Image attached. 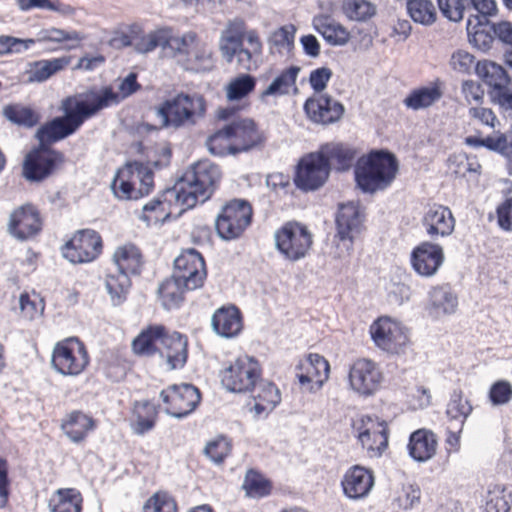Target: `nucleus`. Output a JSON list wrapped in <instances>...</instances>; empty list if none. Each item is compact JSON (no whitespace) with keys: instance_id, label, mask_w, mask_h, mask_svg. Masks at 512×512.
<instances>
[{"instance_id":"1","label":"nucleus","mask_w":512,"mask_h":512,"mask_svg":"<svg viewBox=\"0 0 512 512\" xmlns=\"http://www.w3.org/2000/svg\"><path fill=\"white\" fill-rule=\"evenodd\" d=\"M120 101L119 94L112 88L105 87L101 92L88 91L62 100L61 110L64 115L55 117L42 125L36 133L39 145L49 147L51 144L74 134L89 118L102 109Z\"/></svg>"},{"instance_id":"2","label":"nucleus","mask_w":512,"mask_h":512,"mask_svg":"<svg viewBox=\"0 0 512 512\" xmlns=\"http://www.w3.org/2000/svg\"><path fill=\"white\" fill-rule=\"evenodd\" d=\"M221 179L219 167L209 160H201L188 168L178 182L164 192L165 200H175L185 211L204 203L214 193Z\"/></svg>"},{"instance_id":"3","label":"nucleus","mask_w":512,"mask_h":512,"mask_svg":"<svg viewBox=\"0 0 512 512\" xmlns=\"http://www.w3.org/2000/svg\"><path fill=\"white\" fill-rule=\"evenodd\" d=\"M171 151L163 150L162 159L143 164L139 161L128 162L114 176L110 188L119 200H137L148 195L153 186V171L169 165Z\"/></svg>"},{"instance_id":"4","label":"nucleus","mask_w":512,"mask_h":512,"mask_svg":"<svg viewBox=\"0 0 512 512\" xmlns=\"http://www.w3.org/2000/svg\"><path fill=\"white\" fill-rule=\"evenodd\" d=\"M398 172V161L388 151H373L355 168L357 186L365 193H375L389 187Z\"/></svg>"},{"instance_id":"5","label":"nucleus","mask_w":512,"mask_h":512,"mask_svg":"<svg viewBox=\"0 0 512 512\" xmlns=\"http://www.w3.org/2000/svg\"><path fill=\"white\" fill-rule=\"evenodd\" d=\"M205 112L206 101L198 93H177L156 108V115L160 118L162 128L179 129L195 125L198 119L204 117Z\"/></svg>"},{"instance_id":"6","label":"nucleus","mask_w":512,"mask_h":512,"mask_svg":"<svg viewBox=\"0 0 512 512\" xmlns=\"http://www.w3.org/2000/svg\"><path fill=\"white\" fill-rule=\"evenodd\" d=\"M113 262L117 274H108L105 285L112 301L118 305L125 299L130 287L129 274L140 273L142 256L136 246L126 244L116 249Z\"/></svg>"},{"instance_id":"7","label":"nucleus","mask_w":512,"mask_h":512,"mask_svg":"<svg viewBox=\"0 0 512 512\" xmlns=\"http://www.w3.org/2000/svg\"><path fill=\"white\" fill-rule=\"evenodd\" d=\"M276 250L288 261L304 259L313 244V235L308 227L297 221L284 223L274 233Z\"/></svg>"},{"instance_id":"8","label":"nucleus","mask_w":512,"mask_h":512,"mask_svg":"<svg viewBox=\"0 0 512 512\" xmlns=\"http://www.w3.org/2000/svg\"><path fill=\"white\" fill-rule=\"evenodd\" d=\"M252 207L246 200L234 199L226 203L215 219L218 236L226 241L239 238L252 220Z\"/></svg>"},{"instance_id":"9","label":"nucleus","mask_w":512,"mask_h":512,"mask_svg":"<svg viewBox=\"0 0 512 512\" xmlns=\"http://www.w3.org/2000/svg\"><path fill=\"white\" fill-rule=\"evenodd\" d=\"M260 377L259 362L254 357L244 354L223 371L221 383L230 392L244 393L254 388Z\"/></svg>"},{"instance_id":"10","label":"nucleus","mask_w":512,"mask_h":512,"mask_svg":"<svg viewBox=\"0 0 512 512\" xmlns=\"http://www.w3.org/2000/svg\"><path fill=\"white\" fill-rule=\"evenodd\" d=\"M63 163V153L39 145L26 155L23 175L30 182H41L56 173Z\"/></svg>"},{"instance_id":"11","label":"nucleus","mask_w":512,"mask_h":512,"mask_svg":"<svg viewBox=\"0 0 512 512\" xmlns=\"http://www.w3.org/2000/svg\"><path fill=\"white\" fill-rule=\"evenodd\" d=\"M160 398L166 405L165 412L182 419L191 414L201 400L200 391L192 384H173L160 392Z\"/></svg>"},{"instance_id":"12","label":"nucleus","mask_w":512,"mask_h":512,"mask_svg":"<svg viewBox=\"0 0 512 512\" xmlns=\"http://www.w3.org/2000/svg\"><path fill=\"white\" fill-rule=\"evenodd\" d=\"M62 255L73 264L88 263L95 260L102 251V239L92 229L77 231L62 249Z\"/></svg>"},{"instance_id":"13","label":"nucleus","mask_w":512,"mask_h":512,"mask_svg":"<svg viewBox=\"0 0 512 512\" xmlns=\"http://www.w3.org/2000/svg\"><path fill=\"white\" fill-rule=\"evenodd\" d=\"M383 374L373 361L362 358L355 361L349 369V387L360 396L374 395L381 387Z\"/></svg>"},{"instance_id":"14","label":"nucleus","mask_w":512,"mask_h":512,"mask_svg":"<svg viewBox=\"0 0 512 512\" xmlns=\"http://www.w3.org/2000/svg\"><path fill=\"white\" fill-rule=\"evenodd\" d=\"M329 165L318 152L304 156L297 165L295 185L304 191H313L322 187L329 177Z\"/></svg>"},{"instance_id":"15","label":"nucleus","mask_w":512,"mask_h":512,"mask_svg":"<svg viewBox=\"0 0 512 512\" xmlns=\"http://www.w3.org/2000/svg\"><path fill=\"white\" fill-rule=\"evenodd\" d=\"M369 332L374 343L382 350L402 349L409 342L407 329L388 316L376 319Z\"/></svg>"},{"instance_id":"16","label":"nucleus","mask_w":512,"mask_h":512,"mask_svg":"<svg viewBox=\"0 0 512 512\" xmlns=\"http://www.w3.org/2000/svg\"><path fill=\"white\" fill-rule=\"evenodd\" d=\"M358 439L370 457H379L388 446V430L377 417L362 416L357 426Z\"/></svg>"},{"instance_id":"17","label":"nucleus","mask_w":512,"mask_h":512,"mask_svg":"<svg viewBox=\"0 0 512 512\" xmlns=\"http://www.w3.org/2000/svg\"><path fill=\"white\" fill-rule=\"evenodd\" d=\"M456 220L449 207L441 204L429 205L421 218V225L426 235L437 240L450 236L455 229Z\"/></svg>"},{"instance_id":"18","label":"nucleus","mask_w":512,"mask_h":512,"mask_svg":"<svg viewBox=\"0 0 512 512\" xmlns=\"http://www.w3.org/2000/svg\"><path fill=\"white\" fill-rule=\"evenodd\" d=\"M445 260L443 247L429 241L417 245L411 252L413 270L422 277L434 276Z\"/></svg>"},{"instance_id":"19","label":"nucleus","mask_w":512,"mask_h":512,"mask_svg":"<svg viewBox=\"0 0 512 512\" xmlns=\"http://www.w3.org/2000/svg\"><path fill=\"white\" fill-rule=\"evenodd\" d=\"M42 229V220L37 208L25 204L15 209L9 218L8 231L18 240L36 236Z\"/></svg>"},{"instance_id":"20","label":"nucleus","mask_w":512,"mask_h":512,"mask_svg":"<svg viewBox=\"0 0 512 512\" xmlns=\"http://www.w3.org/2000/svg\"><path fill=\"white\" fill-rule=\"evenodd\" d=\"M225 126L232 138L236 154L261 147L266 141L264 133L257 129L252 119L234 120Z\"/></svg>"},{"instance_id":"21","label":"nucleus","mask_w":512,"mask_h":512,"mask_svg":"<svg viewBox=\"0 0 512 512\" xmlns=\"http://www.w3.org/2000/svg\"><path fill=\"white\" fill-rule=\"evenodd\" d=\"M304 111L314 123L328 125L339 121L345 109L331 96L320 94L306 100Z\"/></svg>"},{"instance_id":"22","label":"nucleus","mask_w":512,"mask_h":512,"mask_svg":"<svg viewBox=\"0 0 512 512\" xmlns=\"http://www.w3.org/2000/svg\"><path fill=\"white\" fill-rule=\"evenodd\" d=\"M341 485L344 494L350 499L366 497L374 486L372 472L362 466H353L345 473Z\"/></svg>"},{"instance_id":"23","label":"nucleus","mask_w":512,"mask_h":512,"mask_svg":"<svg viewBox=\"0 0 512 512\" xmlns=\"http://www.w3.org/2000/svg\"><path fill=\"white\" fill-rule=\"evenodd\" d=\"M363 218L359 207L354 203L340 205L336 215L337 236L342 241H349L348 249L352 241L361 231Z\"/></svg>"},{"instance_id":"24","label":"nucleus","mask_w":512,"mask_h":512,"mask_svg":"<svg viewBox=\"0 0 512 512\" xmlns=\"http://www.w3.org/2000/svg\"><path fill=\"white\" fill-rule=\"evenodd\" d=\"M211 326L216 334L224 338L237 336L242 330V317L235 306L221 307L214 312Z\"/></svg>"},{"instance_id":"25","label":"nucleus","mask_w":512,"mask_h":512,"mask_svg":"<svg viewBox=\"0 0 512 512\" xmlns=\"http://www.w3.org/2000/svg\"><path fill=\"white\" fill-rule=\"evenodd\" d=\"M428 296L427 308L433 317L440 318L455 313L458 306V298L449 285L433 287L429 291Z\"/></svg>"},{"instance_id":"26","label":"nucleus","mask_w":512,"mask_h":512,"mask_svg":"<svg viewBox=\"0 0 512 512\" xmlns=\"http://www.w3.org/2000/svg\"><path fill=\"white\" fill-rule=\"evenodd\" d=\"M324 162L337 171L349 170L355 159V150L342 143H326L317 151Z\"/></svg>"},{"instance_id":"27","label":"nucleus","mask_w":512,"mask_h":512,"mask_svg":"<svg viewBox=\"0 0 512 512\" xmlns=\"http://www.w3.org/2000/svg\"><path fill=\"white\" fill-rule=\"evenodd\" d=\"M438 440L436 435L427 429L414 431L409 438V455L418 462L430 460L437 451Z\"/></svg>"},{"instance_id":"28","label":"nucleus","mask_w":512,"mask_h":512,"mask_svg":"<svg viewBox=\"0 0 512 512\" xmlns=\"http://www.w3.org/2000/svg\"><path fill=\"white\" fill-rule=\"evenodd\" d=\"M475 70L476 74L489 86L488 94L490 98L497 93H501L510 83V77L506 70L492 61L478 62Z\"/></svg>"},{"instance_id":"29","label":"nucleus","mask_w":512,"mask_h":512,"mask_svg":"<svg viewBox=\"0 0 512 512\" xmlns=\"http://www.w3.org/2000/svg\"><path fill=\"white\" fill-rule=\"evenodd\" d=\"M95 426V421L90 416L82 411H72L63 419L61 429L73 443L78 444L85 440Z\"/></svg>"},{"instance_id":"30","label":"nucleus","mask_w":512,"mask_h":512,"mask_svg":"<svg viewBox=\"0 0 512 512\" xmlns=\"http://www.w3.org/2000/svg\"><path fill=\"white\" fill-rule=\"evenodd\" d=\"M313 26L331 45L342 46L349 41V32L328 15L315 16L313 18Z\"/></svg>"},{"instance_id":"31","label":"nucleus","mask_w":512,"mask_h":512,"mask_svg":"<svg viewBox=\"0 0 512 512\" xmlns=\"http://www.w3.org/2000/svg\"><path fill=\"white\" fill-rule=\"evenodd\" d=\"M82 495L74 488L58 489L49 500L50 512H81Z\"/></svg>"},{"instance_id":"32","label":"nucleus","mask_w":512,"mask_h":512,"mask_svg":"<svg viewBox=\"0 0 512 512\" xmlns=\"http://www.w3.org/2000/svg\"><path fill=\"white\" fill-rule=\"evenodd\" d=\"M165 332L163 325H149L143 329L137 337L132 340V352H160L162 333Z\"/></svg>"},{"instance_id":"33","label":"nucleus","mask_w":512,"mask_h":512,"mask_svg":"<svg viewBox=\"0 0 512 512\" xmlns=\"http://www.w3.org/2000/svg\"><path fill=\"white\" fill-rule=\"evenodd\" d=\"M51 364L63 375H78L88 364V354H51Z\"/></svg>"},{"instance_id":"34","label":"nucleus","mask_w":512,"mask_h":512,"mask_svg":"<svg viewBox=\"0 0 512 512\" xmlns=\"http://www.w3.org/2000/svg\"><path fill=\"white\" fill-rule=\"evenodd\" d=\"M441 97L442 91L438 86H427L411 91L403 103L407 108L417 111L432 106Z\"/></svg>"},{"instance_id":"35","label":"nucleus","mask_w":512,"mask_h":512,"mask_svg":"<svg viewBox=\"0 0 512 512\" xmlns=\"http://www.w3.org/2000/svg\"><path fill=\"white\" fill-rule=\"evenodd\" d=\"M69 60L65 57L52 60H40L32 63L27 71L29 82H43L56 72L68 65Z\"/></svg>"},{"instance_id":"36","label":"nucleus","mask_w":512,"mask_h":512,"mask_svg":"<svg viewBox=\"0 0 512 512\" xmlns=\"http://www.w3.org/2000/svg\"><path fill=\"white\" fill-rule=\"evenodd\" d=\"M300 67L290 66L283 70L261 93L260 98L264 99L268 96L287 95L290 88L295 86Z\"/></svg>"},{"instance_id":"37","label":"nucleus","mask_w":512,"mask_h":512,"mask_svg":"<svg viewBox=\"0 0 512 512\" xmlns=\"http://www.w3.org/2000/svg\"><path fill=\"white\" fill-rule=\"evenodd\" d=\"M187 291L183 284L173 277L165 279L158 287V294L165 309L176 308L183 301V293Z\"/></svg>"},{"instance_id":"38","label":"nucleus","mask_w":512,"mask_h":512,"mask_svg":"<svg viewBox=\"0 0 512 512\" xmlns=\"http://www.w3.org/2000/svg\"><path fill=\"white\" fill-rule=\"evenodd\" d=\"M214 67L212 51L207 44L198 42L186 58V68L196 72H207Z\"/></svg>"},{"instance_id":"39","label":"nucleus","mask_w":512,"mask_h":512,"mask_svg":"<svg viewBox=\"0 0 512 512\" xmlns=\"http://www.w3.org/2000/svg\"><path fill=\"white\" fill-rule=\"evenodd\" d=\"M471 412L472 406L467 399L463 398L461 392H453L446 408L450 424L463 426Z\"/></svg>"},{"instance_id":"40","label":"nucleus","mask_w":512,"mask_h":512,"mask_svg":"<svg viewBox=\"0 0 512 512\" xmlns=\"http://www.w3.org/2000/svg\"><path fill=\"white\" fill-rule=\"evenodd\" d=\"M407 12L416 23L431 25L436 20V11L430 0H409Z\"/></svg>"},{"instance_id":"41","label":"nucleus","mask_w":512,"mask_h":512,"mask_svg":"<svg viewBox=\"0 0 512 512\" xmlns=\"http://www.w3.org/2000/svg\"><path fill=\"white\" fill-rule=\"evenodd\" d=\"M206 267L204 259H196L194 267L189 270L183 271L179 274H173L175 279L180 281L184 288L188 291H192L202 287L206 278Z\"/></svg>"},{"instance_id":"42","label":"nucleus","mask_w":512,"mask_h":512,"mask_svg":"<svg viewBox=\"0 0 512 512\" xmlns=\"http://www.w3.org/2000/svg\"><path fill=\"white\" fill-rule=\"evenodd\" d=\"M168 28H161L142 36L134 44L138 53L146 54L160 47L167 50Z\"/></svg>"},{"instance_id":"43","label":"nucleus","mask_w":512,"mask_h":512,"mask_svg":"<svg viewBox=\"0 0 512 512\" xmlns=\"http://www.w3.org/2000/svg\"><path fill=\"white\" fill-rule=\"evenodd\" d=\"M231 140L232 138H230L226 126H224L208 137L206 147L215 156L235 155L236 151H234V144Z\"/></svg>"},{"instance_id":"44","label":"nucleus","mask_w":512,"mask_h":512,"mask_svg":"<svg viewBox=\"0 0 512 512\" xmlns=\"http://www.w3.org/2000/svg\"><path fill=\"white\" fill-rule=\"evenodd\" d=\"M242 488L247 496L261 498L270 493L271 485L261 474L251 469L245 475Z\"/></svg>"},{"instance_id":"45","label":"nucleus","mask_w":512,"mask_h":512,"mask_svg":"<svg viewBox=\"0 0 512 512\" xmlns=\"http://www.w3.org/2000/svg\"><path fill=\"white\" fill-rule=\"evenodd\" d=\"M167 41V50L171 51L172 56L184 55L186 58L199 42L194 32H187L181 37H174L172 30L169 28Z\"/></svg>"},{"instance_id":"46","label":"nucleus","mask_w":512,"mask_h":512,"mask_svg":"<svg viewBox=\"0 0 512 512\" xmlns=\"http://www.w3.org/2000/svg\"><path fill=\"white\" fill-rule=\"evenodd\" d=\"M3 115L7 120L14 124L27 127L34 126L38 121V117L32 109L20 104L5 106L3 109Z\"/></svg>"},{"instance_id":"47","label":"nucleus","mask_w":512,"mask_h":512,"mask_svg":"<svg viewBox=\"0 0 512 512\" xmlns=\"http://www.w3.org/2000/svg\"><path fill=\"white\" fill-rule=\"evenodd\" d=\"M345 15L355 21H365L375 14V7L367 0H344Z\"/></svg>"},{"instance_id":"48","label":"nucleus","mask_w":512,"mask_h":512,"mask_svg":"<svg viewBox=\"0 0 512 512\" xmlns=\"http://www.w3.org/2000/svg\"><path fill=\"white\" fill-rule=\"evenodd\" d=\"M255 78L249 74H243L232 80L227 88V98L229 100H240L246 97L255 88Z\"/></svg>"},{"instance_id":"49","label":"nucleus","mask_w":512,"mask_h":512,"mask_svg":"<svg viewBox=\"0 0 512 512\" xmlns=\"http://www.w3.org/2000/svg\"><path fill=\"white\" fill-rule=\"evenodd\" d=\"M143 512H177V504L167 492L159 491L145 502Z\"/></svg>"},{"instance_id":"50","label":"nucleus","mask_w":512,"mask_h":512,"mask_svg":"<svg viewBox=\"0 0 512 512\" xmlns=\"http://www.w3.org/2000/svg\"><path fill=\"white\" fill-rule=\"evenodd\" d=\"M102 368L107 378L111 381H119L124 378L129 364L123 360L120 354H107V357L102 360Z\"/></svg>"},{"instance_id":"51","label":"nucleus","mask_w":512,"mask_h":512,"mask_svg":"<svg viewBox=\"0 0 512 512\" xmlns=\"http://www.w3.org/2000/svg\"><path fill=\"white\" fill-rule=\"evenodd\" d=\"M469 40L479 49H487L492 43V37L482 28L479 16L469 17L467 20Z\"/></svg>"},{"instance_id":"52","label":"nucleus","mask_w":512,"mask_h":512,"mask_svg":"<svg viewBox=\"0 0 512 512\" xmlns=\"http://www.w3.org/2000/svg\"><path fill=\"white\" fill-rule=\"evenodd\" d=\"M511 502V492L506 488L496 486L489 491L486 502L487 512H509Z\"/></svg>"},{"instance_id":"53","label":"nucleus","mask_w":512,"mask_h":512,"mask_svg":"<svg viewBox=\"0 0 512 512\" xmlns=\"http://www.w3.org/2000/svg\"><path fill=\"white\" fill-rule=\"evenodd\" d=\"M230 452L231 443L224 436H220L208 442L204 448L205 455L216 464L222 463Z\"/></svg>"},{"instance_id":"54","label":"nucleus","mask_w":512,"mask_h":512,"mask_svg":"<svg viewBox=\"0 0 512 512\" xmlns=\"http://www.w3.org/2000/svg\"><path fill=\"white\" fill-rule=\"evenodd\" d=\"M296 29L294 25H285L271 33L268 43L281 49L290 50L294 43Z\"/></svg>"},{"instance_id":"55","label":"nucleus","mask_w":512,"mask_h":512,"mask_svg":"<svg viewBox=\"0 0 512 512\" xmlns=\"http://www.w3.org/2000/svg\"><path fill=\"white\" fill-rule=\"evenodd\" d=\"M439 9L444 17L453 22H459L464 17L467 7L466 0H437Z\"/></svg>"},{"instance_id":"56","label":"nucleus","mask_w":512,"mask_h":512,"mask_svg":"<svg viewBox=\"0 0 512 512\" xmlns=\"http://www.w3.org/2000/svg\"><path fill=\"white\" fill-rule=\"evenodd\" d=\"M188 339L186 335L179 332L173 331L168 332L165 328V332L162 333L160 348L166 349L172 352H187Z\"/></svg>"},{"instance_id":"57","label":"nucleus","mask_w":512,"mask_h":512,"mask_svg":"<svg viewBox=\"0 0 512 512\" xmlns=\"http://www.w3.org/2000/svg\"><path fill=\"white\" fill-rule=\"evenodd\" d=\"M267 404V408H275L281 401V394L275 384L261 381L257 387V393L253 396Z\"/></svg>"},{"instance_id":"58","label":"nucleus","mask_w":512,"mask_h":512,"mask_svg":"<svg viewBox=\"0 0 512 512\" xmlns=\"http://www.w3.org/2000/svg\"><path fill=\"white\" fill-rule=\"evenodd\" d=\"M35 43L33 39H19L12 36H0V55L21 53Z\"/></svg>"},{"instance_id":"59","label":"nucleus","mask_w":512,"mask_h":512,"mask_svg":"<svg viewBox=\"0 0 512 512\" xmlns=\"http://www.w3.org/2000/svg\"><path fill=\"white\" fill-rule=\"evenodd\" d=\"M84 39V36L75 30L66 31L57 28H51L44 30L40 33L39 40L52 41V42H63V41H75L79 43Z\"/></svg>"},{"instance_id":"60","label":"nucleus","mask_w":512,"mask_h":512,"mask_svg":"<svg viewBox=\"0 0 512 512\" xmlns=\"http://www.w3.org/2000/svg\"><path fill=\"white\" fill-rule=\"evenodd\" d=\"M241 42H243L242 34H229L222 36L220 41V51L228 63H231L235 56L237 57Z\"/></svg>"},{"instance_id":"61","label":"nucleus","mask_w":512,"mask_h":512,"mask_svg":"<svg viewBox=\"0 0 512 512\" xmlns=\"http://www.w3.org/2000/svg\"><path fill=\"white\" fill-rule=\"evenodd\" d=\"M449 65L455 72L467 74L474 65V56L465 50H457L451 55Z\"/></svg>"},{"instance_id":"62","label":"nucleus","mask_w":512,"mask_h":512,"mask_svg":"<svg viewBox=\"0 0 512 512\" xmlns=\"http://www.w3.org/2000/svg\"><path fill=\"white\" fill-rule=\"evenodd\" d=\"M149 407L148 402L138 404L135 407L136 420L131 424V428L136 435L142 436L155 426L154 414L151 417H144L138 410L139 408L146 409Z\"/></svg>"},{"instance_id":"63","label":"nucleus","mask_w":512,"mask_h":512,"mask_svg":"<svg viewBox=\"0 0 512 512\" xmlns=\"http://www.w3.org/2000/svg\"><path fill=\"white\" fill-rule=\"evenodd\" d=\"M512 397V386L507 381L494 383L489 391V398L494 405H501L509 402Z\"/></svg>"},{"instance_id":"64","label":"nucleus","mask_w":512,"mask_h":512,"mask_svg":"<svg viewBox=\"0 0 512 512\" xmlns=\"http://www.w3.org/2000/svg\"><path fill=\"white\" fill-rule=\"evenodd\" d=\"M421 490L418 485H403L402 493L398 497L399 504L403 509H411L420 503Z\"/></svg>"}]
</instances>
